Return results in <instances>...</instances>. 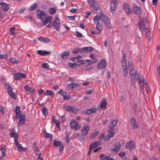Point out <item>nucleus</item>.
<instances>
[{"mask_svg":"<svg viewBox=\"0 0 160 160\" xmlns=\"http://www.w3.org/2000/svg\"><path fill=\"white\" fill-rule=\"evenodd\" d=\"M101 21L104 24L105 26L109 28H111L110 21L108 17L102 13L100 15L97 14L93 18V20L98 22V20Z\"/></svg>","mask_w":160,"mask_h":160,"instance_id":"f257e3e1","label":"nucleus"},{"mask_svg":"<svg viewBox=\"0 0 160 160\" xmlns=\"http://www.w3.org/2000/svg\"><path fill=\"white\" fill-rule=\"evenodd\" d=\"M129 73L131 81L132 82L133 79L135 78L136 79H138L139 76V74L137 70H135L134 68L129 69Z\"/></svg>","mask_w":160,"mask_h":160,"instance_id":"f03ea898","label":"nucleus"},{"mask_svg":"<svg viewBox=\"0 0 160 160\" xmlns=\"http://www.w3.org/2000/svg\"><path fill=\"white\" fill-rule=\"evenodd\" d=\"M17 119H19L18 126V127H21L26 122V116L24 114H21L17 116Z\"/></svg>","mask_w":160,"mask_h":160,"instance_id":"7ed1b4c3","label":"nucleus"},{"mask_svg":"<svg viewBox=\"0 0 160 160\" xmlns=\"http://www.w3.org/2000/svg\"><path fill=\"white\" fill-rule=\"evenodd\" d=\"M91 7L95 10H98L100 9V5L95 0H88Z\"/></svg>","mask_w":160,"mask_h":160,"instance_id":"20e7f679","label":"nucleus"},{"mask_svg":"<svg viewBox=\"0 0 160 160\" xmlns=\"http://www.w3.org/2000/svg\"><path fill=\"white\" fill-rule=\"evenodd\" d=\"M52 27L57 31H58L60 29V20L58 17H56L55 19L52 21Z\"/></svg>","mask_w":160,"mask_h":160,"instance_id":"39448f33","label":"nucleus"},{"mask_svg":"<svg viewBox=\"0 0 160 160\" xmlns=\"http://www.w3.org/2000/svg\"><path fill=\"white\" fill-rule=\"evenodd\" d=\"M70 125L71 128L77 130L80 128L81 125L78 123H76L75 120L73 119L71 120L70 122Z\"/></svg>","mask_w":160,"mask_h":160,"instance_id":"423d86ee","label":"nucleus"},{"mask_svg":"<svg viewBox=\"0 0 160 160\" xmlns=\"http://www.w3.org/2000/svg\"><path fill=\"white\" fill-rule=\"evenodd\" d=\"M133 12L135 15H140L142 14L141 8L136 4H134L133 8Z\"/></svg>","mask_w":160,"mask_h":160,"instance_id":"0eeeda50","label":"nucleus"},{"mask_svg":"<svg viewBox=\"0 0 160 160\" xmlns=\"http://www.w3.org/2000/svg\"><path fill=\"white\" fill-rule=\"evenodd\" d=\"M135 147V143L134 141L132 140L127 143L125 147L126 148L129 149V150L131 151L134 149Z\"/></svg>","mask_w":160,"mask_h":160,"instance_id":"6e6552de","label":"nucleus"},{"mask_svg":"<svg viewBox=\"0 0 160 160\" xmlns=\"http://www.w3.org/2000/svg\"><path fill=\"white\" fill-rule=\"evenodd\" d=\"M118 5L117 0H111L110 4L111 11L113 14L117 8Z\"/></svg>","mask_w":160,"mask_h":160,"instance_id":"1a4fd4ad","label":"nucleus"},{"mask_svg":"<svg viewBox=\"0 0 160 160\" xmlns=\"http://www.w3.org/2000/svg\"><path fill=\"white\" fill-rule=\"evenodd\" d=\"M37 14L38 18L43 20L45 18L46 14L42 10L38 9L37 11Z\"/></svg>","mask_w":160,"mask_h":160,"instance_id":"9d476101","label":"nucleus"},{"mask_svg":"<svg viewBox=\"0 0 160 160\" xmlns=\"http://www.w3.org/2000/svg\"><path fill=\"white\" fill-rule=\"evenodd\" d=\"M106 65L107 64L105 60L104 59H102L98 63L97 68L99 69L104 68H106Z\"/></svg>","mask_w":160,"mask_h":160,"instance_id":"9b49d317","label":"nucleus"},{"mask_svg":"<svg viewBox=\"0 0 160 160\" xmlns=\"http://www.w3.org/2000/svg\"><path fill=\"white\" fill-rule=\"evenodd\" d=\"M64 108L65 110L71 112L73 113H76L79 110V109L76 108L70 105L65 106L64 107Z\"/></svg>","mask_w":160,"mask_h":160,"instance_id":"f8f14e48","label":"nucleus"},{"mask_svg":"<svg viewBox=\"0 0 160 160\" xmlns=\"http://www.w3.org/2000/svg\"><path fill=\"white\" fill-rule=\"evenodd\" d=\"M96 108H88L86 110H83L82 112L83 114L89 115L92 113L95 112Z\"/></svg>","mask_w":160,"mask_h":160,"instance_id":"ddd939ff","label":"nucleus"},{"mask_svg":"<svg viewBox=\"0 0 160 160\" xmlns=\"http://www.w3.org/2000/svg\"><path fill=\"white\" fill-rule=\"evenodd\" d=\"M90 129V127L89 125L88 126L84 125L81 130L82 135L85 136H86Z\"/></svg>","mask_w":160,"mask_h":160,"instance_id":"4468645a","label":"nucleus"},{"mask_svg":"<svg viewBox=\"0 0 160 160\" xmlns=\"http://www.w3.org/2000/svg\"><path fill=\"white\" fill-rule=\"evenodd\" d=\"M1 5V8L3 10L5 13L7 12L9 9V5L8 4H6L4 2H2L0 3Z\"/></svg>","mask_w":160,"mask_h":160,"instance_id":"2eb2a0df","label":"nucleus"},{"mask_svg":"<svg viewBox=\"0 0 160 160\" xmlns=\"http://www.w3.org/2000/svg\"><path fill=\"white\" fill-rule=\"evenodd\" d=\"M26 76L25 74L22 73H17L15 74L14 76V78L16 80H18L23 78L26 77Z\"/></svg>","mask_w":160,"mask_h":160,"instance_id":"dca6fc26","label":"nucleus"},{"mask_svg":"<svg viewBox=\"0 0 160 160\" xmlns=\"http://www.w3.org/2000/svg\"><path fill=\"white\" fill-rule=\"evenodd\" d=\"M123 8L125 10V12L128 14H131L132 12L130 7L127 3H124L123 4Z\"/></svg>","mask_w":160,"mask_h":160,"instance_id":"f3484780","label":"nucleus"},{"mask_svg":"<svg viewBox=\"0 0 160 160\" xmlns=\"http://www.w3.org/2000/svg\"><path fill=\"white\" fill-rule=\"evenodd\" d=\"M131 126L133 129H136L138 128V125L134 118H132L130 120Z\"/></svg>","mask_w":160,"mask_h":160,"instance_id":"a211bd4d","label":"nucleus"},{"mask_svg":"<svg viewBox=\"0 0 160 160\" xmlns=\"http://www.w3.org/2000/svg\"><path fill=\"white\" fill-rule=\"evenodd\" d=\"M137 24L138 25V28L140 30L141 32L143 31V28L145 27L144 22L142 20L138 22Z\"/></svg>","mask_w":160,"mask_h":160,"instance_id":"6ab92c4d","label":"nucleus"},{"mask_svg":"<svg viewBox=\"0 0 160 160\" xmlns=\"http://www.w3.org/2000/svg\"><path fill=\"white\" fill-rule=\"evenodd\" d=\"M52 16H49L47 17L45 19L42 21V25L43 26L46 25L48 22L52 21Z\"/></svg>","mask_w":160,"mask_h":160,"instance_id":"aec40b11","label":"nucleus"},{"mask_svg":"<svg viewBox=\"0 0 160 160\" xmlns=\"http://www.w3.org/2000/svg\"><path fill=\"white\" fill-rule=\"evenodd\" d=\"M2 155L0 157V160H2L4 157L5 156L6 152V148L5 146L3 145L1 148Z\"/></svg>","mask_w":160,"mask_h":160,"instance_id":"412c9836","label":"nucleus"},{"mask_svg":"<svg viewBox=\"0 0 160 160\" xmlns=\"http://www.w3.org/2000/svg\"><path fill=\"white\" fill-rule=\"evenodd\" d=\"M96 27L97 30L98 31L97 32V33L98 34H99L102 29V26L101 23H100L98 22H97Z\"/></svg>","mask_w":160,"mask_h":160,"instance_id":"4be33fe9","label":"nucleus"},{"mask_svg":"<svg viewBox=\"0 0 160 160\" xmlns=\"http://www.w3.org/2000/svg\"><path fill=\"white\" fill-rule=\"evenodd\" d=\"M121 143L119 141L117 142L114 145V149L116 152L118 151L121 147Z\"/></svg>","mask_w":160,"mask_h":160,"instance_id":"5701e85b","label":"nucleus"},{"mask_svg":"<svg viewBox=\"0 0 160 160\" xmlns=\"http://www.w3.org/2000/svg\"><path fill=\"white\" fill-rule=\"evenodd\" d=\"M37 53L41 56H46L49 54L50 52L49 51L38 50L37 51Z\"/></svg>","mask_w":160,"mask_h":160,"instance_id":"b1692460","label":"nucleus"},{"mask_svg":"<svg viewBox=\"0 0 160 160\" xmlns=\"http://www.w3.org/2000/svg\"><path fill=\"white\" fill-rule=\"evenodd\" d=\"M38 39L42 42L47 43L50 42L51 40L48 38L43 37H40L38 38Z\"/></svg>","mask_w":160,"mask_h":160,"instance_id":"393cba45","label":"nucleus"},{"mask_svg":"<svg viewBox=\"0 0 160 160\" xmlns=\"http://www.w3.org/2000/svg\"><path fill=\"white\" fill-rule=\"evenodd\" d=\"M107 102L105 98H103L101 102L100 105L101 108H103V109H106Z\"/></svg>","mask_w":160,"mask_h":160,"instance_id":"a878e982","label":"nucleus"},{"mask_svg":"<svg viewBox=\"0 0 160 160\" xmlns=\"http://www.w3.org/2000/svg\"><path fill=\"white\" fill-rule=\"evenodd\" d=\"M79 85L77 83L71 82L68 85V87L70 89L78 87Z\"/></svg>","mask_w":160,"mask_h":160,"instance_id":"bb28decb","label":"nucleus"},{"mask_svg":"<svg viewBox=\"0 0 160 160\" xmlns=\"http://www.w3.org/2000/svg\"><path fill=\"white\" fill-rule=\"evenodd\" d=\"M44 94L47 96H51L52 97H53L54 96L53 91L49 90H47L44 93Z\"/></svg>","mask_w":160,"mask_h":160,"instance_id":"cd10ccee","label":"nucleus"},{"mask_svg":"<svg viewBox=\"0 0 160 160\" xmlns=\"http://www.w3.org/2000/svg\"><path fill=\"white\" fill-rule=\"evenodd\" d=\"M99 142L98 141H96L94 142H92L91 145L89 146L90 148H91L92 149H94L96 147L99 146Z\"/></svg>","mask_w":160,"mask_h":160,"instance_id":"c85d7f7f","label":"nucleus"},{"mask_svg":"<svg viewBox=\"0 0 160 160\" xmlns=\"http://www.w3.org/2000/svg\"><path fill=\"white\" fill-rule=\"evenodd\" d=\"M138 79H136L137 81L139 82V85L141 86V83H142L143 85L144 83L146 82L145 79L143 78H141L140 74H139V76Z\"/></svg>","mask_w":160,"mask_h":160,"instance_id":"c756f323","label":"nucleus"},{"mask_svg":"<svg viewBox=\"0 0 160 160\" xmlns=\"http://www.w3.org/2000/svg\"><path fill=\"white\" fill-rule=\"evenodd\" d=\"M43 133L45 135L46 137L49 138L50 141H52V135L51 134L47 132L45 129L43 130Z\"/></svg>","mask_w":160,"mask_h":160,"instance_id":"7c9ffc66","label":"nucleus"},{"mask_svg":"<svg viewBox=\"0 0 160 160\" xmlns=\"http://www.w3.org/2000/svg\"><path fill=\"white\" fill-rule=\"evenodd\" d=\"M10 135L11 137L14 138H18V135L17 133L15 132V130L13 129L10 132Z\"/></svg>","mask_w":160,"mask_h":160,"instance_id":"2f4dec72","label":"nucleus"},{"mask_svg":"<svg viewBox=\"0 0 160 160\" xmlns=\"http://www.w3.org/2000/svg\"><path fill=\"white\" fill-rule=\"evenodd\" d=\"M69 54V51L64 52L61 54V57L62 59H66Z\"/></svg>","mask_w":160,"mask_h":160,"instance_id":"473e14b6","label":"nucleus"},{"mask_svg":"<svg viewBox=\"0 0 160 160\" xmlns=\"http://www.w3.org/2000/svg\"><path fill=\"white\" fill-rule=\"evenodd\" d=\"M24 88L27 91H28L31 93H34L35 90L34 89L32 88H30L27 86H25L24 87Z\"/></svg>","mask_w":160,"mask_h":160,"instance_id":"72a5a7b5","label":"nucleus"},{"mask_svg":"<svg viewBox=\"0 0 160 160\" xmlns=\"http://www.w3.org/2000/svg\"><path fill=\"white\" fill-rule=\"evenodd\" d=\"M20 108L18 106H16L15 108V113L16 114V118L17 119V116L19 114V113L20 112Z\"/></svg>","mask_w":160,"mask_h":160,"instance_id":"f704fd0d","label":"nucleus"},{"mask_svg":"<svg viewBox=\"0 0 160 160\" xmlns=\"http://www.w3.org/2000/svg\"><path fill=\"white\" fill-rule=\"evenodd\" d=\"M67 93L66 92H62L61 95L63 97L64 100H66L69 99L70 98L69 96L67 95Z\"/></svg>","mask_w":160,"mask_h":160,"instance_id":"c9c22d12","label":"nucleus"},{"mask_svg":"<svg viewBox=\"0 0 160 160\" xmlns=\"http://www.w3.org/2000/svg\"><path fill=\"white\" fill-rule=\"evenodd\" d=\"M8 94L10 96H11V97L13 98L16 99V94L15 92H13L12 90H9L8 91Z\"/></svg>","mask_w":160,"mask_h":160,"instance_id":"e433bc0d","label":"nucleus"},{"mask_svg":"<svg viewBox=\"0 0 160 160\" xmlns=\"http://www.w3.org/2000/svg\"><path fill=\"white\" fill-rule=\"evenodd\" d=\"M57 10L56 8L54 7L50 8L48 10V13L51 14H53L56 12Z\"/></svg>","mask_w":160,"mask_h":160,"instance_id":"4c0bfd02","label":"nucleus"},{"mask_svg":"<svg viewBox=\"0 0 160 160\" xmlns=\"http://www.w3.org/2000/svg\"><path fill=\"white\" fill-rule=\"evenodd\" d=\"M42 114L45 116L47 115L48 113V109L45 106H43L42 109Z\"/></svg>","mask_w":160,"mask_h":160,"instance_id":"58836bf2","label":"nucleus"},{"mask_svg":"<svg viewBox=\"0 0 160 160\" xmlns=\"http://www.w3.org/2000/svg\"><path fill=\"white\" fill-rule=\"evenodd\" d=\"M98 131L93 132L90 134L89 137L91 139L93 138L98 134Z\"/></svg>","mask_w":160,"mask_h":160,"instance_id":"ea45409f","label":"nucleus"},{"mask_svg":"<svg viewBox=\"0 0 160 160\" xmlns=\"http://www.w3.org/2000/svg\"><path fill=\"white\" fill-rule=\"evenodd\" d=\"M61 144L60 141L55 139L53 141V145L56 147L59 146Z\"/></svg>","mask_w":160,"mask_h":160,"instance_id":"a19ab883","label":"nucleus"},{"mask_svg":"<svg viewBox=\"0 0 160 160\" xmlns=\"http://www.w3.org/2000/svg\"><path fill=\"white\" fill-rule=\"evenodd\" d=\"M100 157L101 158L100 160H106L109 159V156L104 154L101 155Z\"/></svg>","mask_w":160,"mask_h":160,"instance_id":"79ce46f5","label":"nucleus"},{"mask_svg":"<svg viewBox=\"0 0 160 160\" xmlns=\"http://www.w3.org/2000/svg\"><path fill=\"white\" fill-rule=\"evenodd\" d=\"M123 71L124 76L127 77L128 75V67H126L122 68Z\"/></svg>","mask_w":160,"mask_h":160,"instance_id":"37998d69","label":"nucleus"},{"mask_svg":"<svg viewBox=\"0 0 160 160\" xmlns=\"http://www.w3.org/2000/svg\"><path fill=\"white\" fill-rule=\"evenodd\" d=\"M115 127V126L114 125L113 126L112 123L110 122L109 124L108 132H111L113 131L114 130Z\"/></svg>","mask_w":160,"mask_h":160,"instance_id":"c03bdc74","label":"nucleus"},{"mask_svg":"<svg viewBox=\"0 0 160 160\" xmlns=\"http://www.w3.org/2000/svg\"><path fill=\"white\" fill-rule=\"evenodd\" d=\"M143 87H145L146 88V91H147V93H148V92H149L150 91V87L148 84V83L146 82L144 83L142 85Z\"/></svg>","mask_w":160,"mask_h":160,"instance_id":"a18cd8bd","label":"nucleus"},{"mask_svg":"<svg viewBox=\"0 0 160 160\" xmlns=\"http://www.w3.org/2000/svg\"><path fill=\"white\" fill-rule=\"evenodd\" d=\"M89 57L94 62L96 63L97 62V59L96 58L95 56L93 54H90L89 55Z\"/></svg>","mask_w":160,"mask_h":160,"instance_id":"49530a36","label":"nucleus"},{"mask_svg":"<svg viewBox=\"0 0 160 160\" xmlns=\"http://www.w3.org/2000/svg\"><path fill=\"white\" fill-rule=\"evenodd\" d=\"M37 3H34L32 4L31 6L29 8V9L30 11H32L35 9L37 7Z\"/></svg>","mask_w":160,"mask_h":160,"instance_id":"de8ad7c7","label":"nucleus"},{"mask_svg":"<svg viewBox=\"0 0 160 160\" xmlns=\"http://www.w3.org/2000/svg\"><path fill=\"white\" fill-rule=\"evenodd\" d=\"M5 87L6 89H7V91L12 90V88L10 86V85L9 83H5Z\"/></svg>","mask_w":160,"mask_h":160,"instance_id":"09e8293b","label":"nucleus"},{"mask_svg":"<svg viewBox=\"0 0 160 160\" xmlns=\"http://www.w3.org/2000/svg\"><path fill=\"white\" fill-rule=\"evenodd\" d=\"M10 61L12 63H13L14 64H17L18 63V60H16L15 58H11L10 59Z\"/></svg>","mask_w":160,"mask_h":160,"instance_id":"8fccbe9b","label":"nucleus"},{"mask_svg":"<svg viewBox=\"0 0 160 160\" xmlns=\"http://www.w3.org/2000/svg\"><path fill=\"white\" fill-rule=\"evenodd\" d=\"M56 125V126L58 128H60V122H59L56 119H55L54 120L52 121Z\"/></svg>","mask_w":160,"mask_h":160,"instance_id":"3c124183","label":"nucleus"},{"mask_svg":"<svg viewBox=\"0 0 160 160\" xmlns=\"http://www.w3.org/2000/svg\"><path fill=\"white\" fill-rule=\"evenodd\" d=\"M42 67L46 69H48L49 66L48 63H43L41 65Z\"/></svg>","mask_w":160,"mask_h":160,"instance_id":"603ef678","label":"nucleus"},{"mask_svg":"<svg viewBox=\"0 0 160 160\" xmlns=\"http://www.w3.org/2000/svg\"><path fill=\"white\" fill-rule=\"evenodd\" d=\"M16 28L15 27H12V28L10 30V32L11 35H16V34L15 32V30Z\"/></svg>","mask_w":160,"mask_h":160,"instance_id":"864d4df0","label":"nucleus"},{"mask_svg":"<svg viewBox=\"0 0 160 160\" xmlns=\"http://www.w3.org/2000/svg\"><path fill=\"white\" fill-rule=\"evenodd\" d=\"M80 48H77L73 50L72 51V52L73 54H76L78 53L79 52H80Z\"/></svg>","mask_w":160,"mask_h":160,"instance_id":"5fc2aeb1","label":"nucleus"},{"mask_svg":"<svg viewBox=\"0 0 160 160\" xmlns=\"http://www.w3.org/2000/svg\"><path fill=\"white\" fill-rule=\"evenodd\" d=\"M122 62H127L126 60V56L125 54H124L123 55L121 59Z\"/></svg>","mask_w":160,"mask_h":160,"instance_id":"6e6d98bb","label":"nucleus"},{"mask_svg":"<svg viewBox=\"0 0 160 160\" xmlns=\"http://www.w3.org/2000/svg\"><path fill=\"white\" fill-rule=\"evenodd\" d=\"M15 146L18 147V150L19 151H22V147L21 144H17L15 145Z\"/></svg>","mask_w":160,"mask_h":160,"instance_id":"4d7b16f0","label":"nucleus"},{"mask_svg":"<svg viewBox=\"0 0 160 160\" xmlns=\"http://www.w3.org/2000/svg\"><path fill=\"white\" fill-rule=\"evenodd\" d=\"M128 66L129 69L134 68V65L133 62L131 61L128 62Z\"/></svg>","mask_w":160,"mask_h":160,"instance_id":"13d9d810","label":"nucleus"},{"mask_svg":"<svg viewBox=\"0 0 160 160\" xmlns=\"http://www.w3.org/2000/svg\"><path fill=\"white\" fill-rule=\"evenodd\" d=\"M76 15H74L72 16H68L67 18L69 20L71 21H73L75 19Z\"/></svg>","mask_w":160,"mask_h":160,"instance_id":"bf43d9fd","label":"nucleus"},{"mask_svg":"<svg viewBox=\"0 0 160 160\" xmlns=\"http://www.w3.org/2000/svg\"><path fill=\"white\" fill-rule=\"evenodd\" d=\"M59 146L60 152H61L63 151L64 149L63 144L62 143H61V144Z\"/></svg>","mask_w":160,"mask_h":160,"instance_id":"052dcab7","label":"nucleus"},{"mask_svg":"<svg viewBox=\"0 0 160 160\" xmlns=\"http://www.w3.org/2000/svg\"><path fill=\"white\" fill-rule=\"evenodd\" d=\"M86 47V51L87 52H90L93 50V48L92 47Z\"/></svg>","mask_w":160,"mask_h":160,"instance_id":"680f3d73","label":"nucleus"},{"mask_svg":"<svg viewBox=\"0 0 160 160\" xmlns=\"http://www.w3.org/2000/svg\"><path fill=\"white\" fill-rule=\"evenodd\" d=\"M78 64L75 63H69L68 65L69 66L72 68H73L74 67H76V65H78Z\"/></svg>","mask_w":160,"mask_h":160,"instance_id":"e2e57ef3","label":"nucleus"},{"mask_svg":"<svg viewBox=\"0 0 160 160\" xmlns=\"http://www.w3.org/2000/svg\"><path fill=\"white\" fill-rule=\"evenodd\" d=\"M110 122L112 123L113 126L114 125L115 127L118 121L117 120H114Z\"/></svg>","mask_w":160,"mask_h":160,"instance_id":"0e129e2a","label":"nucleus"},{"mask_svg":"<svg viewBox=\"0 0 160 160\" xmlns=\"http://www.w3.org/2000/svg\"><path fill=\"white\" fill-rule=\"evenodd\" d=\"M93 90H94L93 88H91V89H89L87 91L86 93V94H90L93 92Z\"/></svg>","mask_w":160,"mask_h":160,"instance_id":"69168bd1","label":"nucleus"},{"mask_svg":"<svg viewBox=\"0 0 160 160\" xmlns=\"http://www.w3.org/2000/svg\"><path fill=\"white\" fill-rule=\"evenodd\" d=\"M8 57V55L6 54H1L0 55V58L1 59H6Z\"/></svg>","mask_w":160,"mask_h":160,"instance_id":"338daca9","label":"nucleus"},{"mask_svg":"<svg viewBox=\"0 0 160 160\" xmlns=\"http://www.w3.org/2000/svg\"><path fill=\"white\" fill-rule=\"evenodd\" d=\"M71 60L75 62H78V60L76 57H72L71 58Z\"/></svg>","mask_w":160,"mask_h":160,"instance_id":"774afa93","label":"nucleus"}]
</instances>
